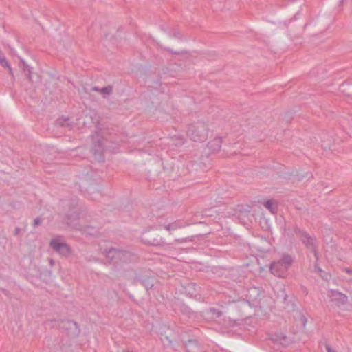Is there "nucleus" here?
Masks as SVG:
<instances>
[{
	"instance_id": "obj_5",
	"label": "nucleus",
	"mask_w": 352,
	"mask_h": 352,
	"mask_svg": "<svg viewBox=\"0 0 352 352\" xmlns=\"http://www.w3.org/2000/svg\"><path fill=\"white\" fill-rule=\"evenodd\" d=\"M271 340L274 343L280 344L283 346H287L293 342V338L286 336L283 332H278L272 335Z\"/></svg>"
},
{
	"instance_id": "obj_4",
	"label": "nucleus",
	"mask_w": 352,
	"mask_h": 352,
	"mask_svg": "<svg viewBox=\"0 0 352 352\" xmlns=\"http://www.w3.org/2000/svg\"><path fill=\"white\" fill-rule=\"evenodd\" d=\"M50 246L61 256H67L70 254L69 247L59 239H53L50 242Z\"/></svg>"
},
{
	"instance_id": "obj_14",
	"label": "nucleus",
	"mask_w": 352,
	"mask_h": 352,
	"mask_svg": "<svg viewBox=\"0 0 352 352\" xmlns=\"http://www.w3.org/2000/svg\"><path fill=\"white\" fill-rule=\"evenodd\" d=\"M264 206L270 210L272 214H276L277 212V205L274 200H267L263 204Z\"/></svg>"
},
{
	"instance_id": "obj_16",
	"label": "nucleus",
	"mask_w": 352,
	"mask_h": 352,
	"mask_svg": "<svg viewBox=\"0 0 352 352\" xmlns=\"http://www.w3.org/2000/svg\"><path fill=\"white\" fill-rule=\"evenodd\" d=\"M298 316H296L298 318V322L300 324V325L303 327H305L307 320L306 317L300 312H298Z\"/></svg>"
},
{
	"instance_id": "obj_9",
	"label": "nucleus",
	"mask_w": 352,
	"mask_h": 352,
	"mask_svg": "<svg viewBox=\"0 0 352 352\" xmlns=\"http://www.w3.org/2000/svg\"><path fill=\"white\" fill-rule=\"evenodd\" d=\"M62 323L63 327L65 328L66 329L72 330V334L77 335L79 333L80 329L78 326V324L76 322L72 320H67L62 322Z\"/></svg>"
},
{
	"instance_id": "obj_22",
	"label": "nucleus",
	"mask_w": 352,
	"mask_h": 352,
	"mask_svg": "<svg viewBox=\"0 0 352 352\" xmlns=\"http://www.w3.org/2000/svg\"><path fill=\"white\" fill-rule=\"evenodd\" d=\"M41 223V219L40 218H36L34 219L33 225L34 227H36V226H39Z\"/></svg>"
},
{
	"instance_id": "obj_18",
	"label": "nucleus",
	"mask_w": 352,
	"mask_h": 352,
	"mask_svg": "<svg viewBox=\"0 0 352 352\" xmlns=\"http://www.w3.org/2000/svg\"><path fill=\"white\" fill-rule=\"evenodd\" d=\"M314 271L318 272L322 278L327 279V275L324 274L323 270L317 264L314 265Z\"/></svg>"
},
{
	"instance_id": "obj_26",
	"label": "nucleus",
	"mask_w": 352,
	"mask_h": 352,
	"mask_svg": "<svg viewBox=\"0 0 352 352\" xmlns=\"http://www.w3.org/2000/svg\"><path fill=\"white\" fill-rule=\"evenodd\" d=\"M31 69H32L31 67L28 68V72H29L28 78H29V79H30V80H32V76H31V73H32V72H31Z\"/></svg>"
},
{
	"instance_id": "obj_28",
	"label": "nucleus",
	"mask_w": 352,
	"mask_h": 352,
	"mask_svg": "<svg viewBox=\"0 0 352 352\" xmlns=\"http://www.w3.org/2000/svg\"><path fill=\"white\" fill-rule=\"evenodd\" d=\"M92 89L93 91H100V89H99V88H98V87H92V89Z\"/></svg>"
},
{
	"instance_id": "obj_24",
	"label": "nucleus",
	"mask_w": 352,
	"mask_h": 352,
	"mask_svg": "<svg viewBox=\"0 0 352 352\" xmlns=\"http://www.w3.org/2000/svg\"><path fill=\"white\" fill-rule=\"evenodd\" d=\"M175 241L181 243L187 241V240L186 239H176Z\"/></svg>"
},
{
	"instance_id": "obj_8",
	"label": "nucleus",
	"mask_w": 352,
	"mask_h": 352,
	"mask_svg": "<svg viewBox=\"0 0 352 352\" xmlns=\"http://www.w3.org/2000/svg\"><path fill=\"white\" fill-rule=\"evenodd\" d=\"M119 252L120 249L111 248L110 249L105 250L104 254L107 258L109 259L110 262L116 264L118 262Z\"/></svg>"
},
{
	"instance_id": "obj_29",
	"label": "nucleus",
	"mask_w": 352,
	"mask_h": 352,
	"mask_svg": "<svg viewBox=\"0 0 352 352\" xmlns=\"http://www.w3.org/2000/svg\"><path fill=\"white\" fill-rule=\"evenodd\" d=\"M50 264L51 266H53L54 265V261L53 259H50Z\"/></svg>"
},
{
	"instance_id": "obj_1",
	"label": "nucleus",
	"mask_w": 352,
	"mask_h": 352,
	"mask_svg": "<svg viewBox=\"0 0 352 352\" xmlns=\"http://www.w3.org/2000/svg\"><path fill=\"white\" fill-rule=\"evenodd\" d=\"M292 263L293 258L291 256L283 255L280 260L271 263L270 270L274 276L284 278Z\"/></svg>"
},
{
	"instance_id": "obj_11",
	"label": "nucleus",
	"mask_w": 352,
	"mask_h": 352,
	"mask_svg": "<svg viewBox=\"0 0 352 352\" xmlns=\"http://www.w3.org/2000/svg\"><path fill=\"white\" fill-rule=\"evenodd\" d=\"M142 241L148 245H155V246H160L164 245L165 244V241L163 238L159 237V238H154L153 239H148L144 236L142 237Z\"/></svg>"
},
{
	"instance_id": "obj_15",
	"label": "nucleus",
	"mask_w": 352,
	"mask_h": 352,
	"mask_svg": "<svg viewBox=\"0 0 352 352\" xmlns=\"http://www.w3.org/2000/svg\"><path fill=\"white\" fill-rule=\"evenodd\" d=\"M185 226L179 222L175 221L164 226V228L168 231L175 230L184 228Z\"/></svg>"
},
{
	"instance_id": "obj_13",
	"label": "nucleus",
	"mask_w": 352,
	"mask_h": 352,
	"mask_svg": "<svg viewBox=\"0 0 352 352\" xmlns=\"http://www.w3.org/2000/svg\"><path fill=\"white\" fill-rule=\"evenodd\" d=\"M188 352H199V346L196 340H188L186 343Z\"/></svg>"
},
{
	"instance_id": "obj_19",
	"label": "nucleus",
	"mask_w": 352,
	"mask_h": 352,
	"mask_svg": "<svg viewBox=\"0 0 352 352\" xmlns=\"http://www.w3.org/2000/svg\"><path fill=\"white\" fill-rule=\"evenodd\" d=\"M112 91V87L111 86H107L104 87H102L100 89V92L103 94H110Z\"/></svg>"
},
{
	"instance_id": "obj_17",
	"label": "nucleus",
	"mask_w": 352,
	"mask_h": 352,
	"mask_svg": "<svg viewBox=\"0 0 352 352\" xmlns=\"http://www.w3.org/2000/svg\"><path fill=\"white\" fill-rule=\"evenodd\" d=\"M0 64L4 67H8L10 74L12 75V68L10 67L9 63L4 56H0Z\"/></svg>"
},
{
	"instance_id": "obj_27",
	"label": "nucleus",
	"mask_w": 352,
	"mask_h": 352,
	"mask_svg": "<svg viewBox=\"0 0 352 352\" xmlns=\"http://www.w3.org/2000/svg\"><path fill=\"white\" fill-rule=\"evenodd\" d=\"M57 123L58 124L60 125V126H63L64 124H63V120L61 119H59L58 121H57Z\"/></svg>"
},
{
	"instance_id": "obj_12",
	"label": "nucleus",
	"mask_w": 352,
	"mask_h": 352,
	"mask_svg": "<svg viewBox=\"0 0 352 352\" xmlns=\"http://www.w3.org/2000/svg\"><path fill=\"white\" fill-rule=\"evenodd\" d=\"M260 289L257 287H252L248 290L246 297L248 298L249 300L256 301L259 298Z\"/></svg>"
},
{
	"instance_id": "obj_31",
	"label": "nucleus",
	"mask_w": 352,
	"mask_h": 352,
	"mask_svg": "<svg viewBox=\"0 0 352 352\" xmlns=\"http://www.w3.org/2000/svg\"><path fill=\"white\" fill-rule=\"evenodd\" d=\"M23 66H25V68L27 69V70L28 71V68H30V67H29V66H28V65H25V64H23Z\"/></svg>"
},
{
	"instance_id": "obj_6",
	"label": "nucleus",
	"mask_w": 352,
	"mask_h": 352,
	"mask_svg": "<svg viewBox=\"0 0 352 352\" xmlns=\"http://www.w3.org/2000/svg\"><path fill=\"white\" fill-rule=\"evenodd\" d=\"M135 258V256L131 252L120 250L118 257V262L116 263L117 265H120L122 263H126L129 262H131L134 261Z\"/></svg>"
},
{
	"instance_id": "obj_2",
	"label": "nucleus",
	"mask_w": 352,
	"mask_h": 352,
	"mask_svg": "<svg viewBox=\"0 0 352 352\" xmlns=\"http://www.w3.org/2000/svg\"><path fill=\"white\" fill-rule=\"evenodd\" d=\"M208 130L204 122H197L189 126L187 135L194 142H204L208 138Z\"/></svg>"
},
{
	"instance_id": "obj_20",
	"label": "nucleus",
	"mask_w": 352,
	"mask_h": 352,
	"mask_svg": "<svg viewBox=\"0 0 352 352\" xmlns=\"http://www.w3.org/2000/svg\"><path fill=\"white\" fill-rule=\"evenodd\" d=\"M210 312L213 315L216 316L217 317H220L222 314V312L220 310L217 309L215 308H210Z\"/></svg>"
},
{
	"instance_id": "obj_3",
	"label": "nucleus",
	"mask_w": 352,
	"mask_h": 352,
	"mask_svg": "<svg viewBox=\"0 0 352 352\" xmlns=\"http://www.w3.org/2000/svg\"><path fill=\"white\" fill-rule=\"evenodd\" d=\"M296 234L300 239L303 244L310 250H311L314 256H316V261L318 260V252L315 249V239L310 236L307 232L301 230L299 228L295 229Z\"/></svg>"
},
{
	"instance_id": "obj_7",
	"label": "nucleus",
	"mask_w": 352,
	"mask_h": 352,
	"mask_svg": "<svg viewBox=\"0 0 352 352\" xmlns=\"http://www.w3.org/2000/svg\"><path fill=\"white\" fill-rule=\"evenodd\" d=\"M330 298L331 300L338 305L344 304L347 300V296L345 294L336 290L331 292Z\"/></svg>"
},
{
	"instance_id": "obj_30",
	"label": "nucleus",
	"mask_w": 352,
	"mask_h": 352,
	"mask_svg": "<svg viewBox=\"0 0 352 352\" xmlns=\"http://www.w3.org/2000/svg\"><path fill=\"white\" fill-rule=\"evenodd\" d=\"M168 50L170 52L173 53V54H177L176 52H173L172 50L168 49Z\"/></svg>"
},
{
	"instance_id": "obj_10",
	"label": "nucleus",
	"mask_w": 352,
	"mask_h": 352,
	"mask_svg": "<svg viewBox=\"0 0 352 352\" xmlns=\"http://www.w3.org/2000/svg\"><path fill=\"white\" fill-rule=\"evenodd\" d=\"M208 147L213 153L219 151L221 147V139L220 138H215L208 142Z\"/></svg>"
},
{
	"instance_id": "obj_21",
	"label": "nucleus",
	"mask_w": 352,
	"mask_h": 352,
	"mask_svg": "<svg viewBox=\"0 0 352 352\" xmlns=\"http://www.w3.org/2000/svg\"><path fill=\"white\" fill-rule=\"evenodd\" d=\"M143 285L148 289L149 288H152V287L153 286V282L150 280H145V281H143Z\"/></svg>"
},
{
	"instance_id": "obj_25",
	"label": "nucleus",
	"mask_w": 352,
	"mask_h": 352,
	"mask_svg": "<svg viewBox=\"0 0 352 352\" xmlns=\"http://www.w3.org/2000/svg\"><path fill=\"white\" fill-rule=\"evenodd\" d=\"M327 352H335L329 346H326Z\"/></svg>"
},
{
	"instance_id": "obj_23",
	"label": "nucleus",
	"mask_w": 352,
	"mask_h": 352,
	"mask_svg": "<svg viewBox=\"0 0 352 352\" xmlns=\"http://www.w3.org/2000/svg\"><path fill=\"white\" fill-rule=\"evenodd\" d=\"M21 230L20 228L16 227L15 229H14V234L15 236H19L21 234Z\"/></svg>"
}]
</instances>
